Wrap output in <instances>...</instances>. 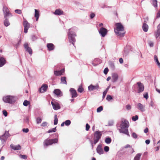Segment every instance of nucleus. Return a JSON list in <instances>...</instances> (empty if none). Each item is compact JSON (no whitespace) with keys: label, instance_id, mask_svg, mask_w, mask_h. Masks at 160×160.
Listing matches in <instances>:
<instances>
[{"label":"nucleus","instance_id":"c03bdc74","mask_svg":"<svg viewBox=\"0 0 160 160\" xmlns=\"http://www.w3.org/2000/svg\"><path fill=\"white\" fill-rule=\"evenodd\" d=\"M15 13L19 14H20L22 13V10L20 9H16L15 10Z\"/></svg>","mask_w":160,"mask_h":160},{"label":"nucleus","instance_id":"a19ab883","mask_svg":"<svg viewBox=\"0 0 160 160\" xmlns=\"http://www.w3.org/2000/svg\"><path fill=\"white\" fill-rule=\"evenodd\" d=\"M112 99V96L110 95H108L106 98V99L108 101H109L110 100Z\"/></svg>","mask_w":160,"mask_h":160},{"label":"nucleus","instance_id":"cd10ccee","mask_svg":"<svg viewBox=\"0 0 160 160\" xmlns=\"http://www.w3.org/2000/svg\"><path fill=\"white\" fill-rule=\"evenodd\" d=\"M141 154L139 153L137 154L134 158V160H140Z\"/></svg>","mask_w":160,"mask_h":160},{"label":"nucleus","instance_id":"c756f323","mask_svg":"<svg viewBox=\"0 0 160 160\" xmlns=\"http://www.w3.org/2000/svg\"><path fill=\"white\" fill-rule=\"evenodd\" d=\"M4 23L5 26H6V27L8 26L10 24L8 20L7 19H6L5 20V21H4Z\"/></svg>","mask_w":160,"mask_h":160},{"label":"nucleus","instance_id":"2eb2a0df","mask_svg":"<svg viewBox=\"0 0 160 160\" xmlns=\"http://www.w3.org/2000/svg\"><path fill=\"white\" fill-rule=\"evenodd\" d=\"M3 12L4 13L5 18H6L7 17L9 14L11 15V13L9 12V10L8 8L6 6H4L3 9Z\"/></svg>","mask_w":160,"mask_h":160},{"label":"nucleus","instance_id":"79ce46f5","mask_svg":"<svg viewBox=\"0 0 160 160\" xmlns=\"http://www.w3.org/2000/svg\"><path fill=\"white\" fill-rule=\"evenodd\" d=\"M20 157L22 158L25 159H26L27 158V155H20Z\"/></svg>","mask_w":160,"mask_h":160},{"label":"nucleus","instance_id":"09e8293b","mask_svg":"<svg viewBox=\"0 0 160 160\" xmlns=\"http://www.w3.org/2000/svg\"><path fill=\"white\" fill-rule=\"evenodd\" d=\"M90 128V126L88 123H87L86 125V130L88 131Z\"/></svg>","mask_w":160,"mask_h":160},{"label":"nucleus","instance_id":"4d7b16f0","mask_svg":"<svg viewBox=\"0 0 160 160\" xmlns=\"http://www.w3.org/2000/svg\"><path fill=\"white\" fill-rule=\"evenodd\" d=\"M95 14L94 13H92L90 14V17L91 18H93L95 16Z\"/></svg>","mask_w":160,"mask_h":160},{"label":"nucleus","instance_id":"9b49d317","mask_svg":"<svg viewBox=\"0 0 160 160\" xmlns=\"http://www.w3.org/2000/svg\"><path fill=\"white\" fill-rule=\"evenodd\" d=\"M24 47L30 55L32 54V50L31 48L28 46V43H26L24 44Z\"/></svg>","mask_w":160,"mask_h":160},{"label":"nucleus","instance_id":"0eeeda50","mask_svg":"<svg viewBox=\"0 0 160 160\" xmlns=\"http://www.w3.org/2000/svg\"><path fill=\"white\" fill-rule=\"evenodd\" d=\"M9 136V133L8 132H6L4 135L0 136V139H1L2 142L3 143L6 142Z\"/></svg>","mask_w":160,"mask_h":160},{"label":"nucleus","instance_id":"864d4df0","mask_svg":"<svg viewBox=\"0 0 160 160\" xmlns=\"http://www.w3.org/2000/svg\"><path fill=\"white\" fill-rule=\"evenodd\" d=\"M2 112H3V114L5 116H7L8 115V113L5 110H4L2 111Z\"/></svg>","mask_w":160,"mask_h":160},{"label":"nucleus","instance_id":"f03ea898","mask_svg":"<svg viewBox=\"0 0 160 160\" xmlns=\"http://www.w3.org/2000/svg\"><path fill=\"white\" fill-rule=\"evenodd\" d=\"M116 28H114V32L117 36H124L125 33L123 26L121 23H117L115 24Z\"/></svg>","mask_w":160,"mask_h":160},{"label":"nucleus","instance_id":"423d86ee","mask_svg":"<svg viewBox=\"0 0 160 160\" xmlns=\"http://www.w3.org/2000/svg\"><path fill=\"white\" fill-rule=\"evenodd\" d=\"M23 24L24 27V32L25 33H27L28 29L30 27V23L24 18H23Z\"/></svg>","mask_w":160,"mask_h":160},{"label":"nucleus","instance_id":"49530a36","mask_svg":"<svg viewBox=\"0 0 160 160\" xmlns=\"http://www.w3.org/2000/svg\"><path fill=\"white\" fill-rule=\"evenodd\" d=\"M108 70H108V68H105L104 70V71H103L104 73L105 74H107L108 71Z\"/></svg>","mask_w":160,"mask_h":160},{"label":"nucleus","instance_id":"a18cd8bd","mask_svg":"<svg viewBox=\"0 0 160 160\" xmlns=\"http://www.w3.org/2000/svg\"><path fill=\"white\" fill-rule=\"evenodd\" d=\"M54 74L56 76L60 75V71H54Z\"/></svg>","mask_w":160,"mask_h":160},{"label":"nucleus","instance_id":"3c124183","mask_svg":"<svg viewBox=\"0 0 160 160\" xmlns=\"http://www.w3.org/2000/svg\"><path fill=\"white\" fill-rule=\"evenodd\" d=\"M104 149L106 152H108L109 150V148L108 146H106L104 147Z\"/></svg>","mask_w":160,"mask_h":160},{"label":"nucleus","instance_id":"7ed1b4c3","mask_svg":"<svg viewBox=\"0 0 160 160\" xmlns=\"http://www.w3.org/2000/svg\"><path fill=\"white\" fill-rule=\"evenodd\" d=\"M75 30L74 28H71L69 29V32L68 33L69 42L71 43L74 46H75L74 43L76 41L75 37L76 36V35L74 32Z\"/></svg>","mask_w":160,"mask_h":160},{"label":"nucleus","instance_id":"13d9d810","mask_svg":"<svg viewBox=\"0 0 160 160\" xmlns=\"http://www.w3.org/2000/svg\"><path fill=\"white\" fill-rule=\"evenodd\" d=\"M158 66L160 68V63L159 62L158 60L155 61Z\"/></svg>","mask_w":160,"mask_h":160},{"label":"nucleus","instance_id":"7c9ffc66","mask_svg":"<svg viewBox=\"0 0 160 160\" xmlns=\"http://www.w3.org/2000/svg\"><path fill=\"white\" fill-rule=\"evenodd\" d=\"M30 104V102L29 101H28L27 100H25L23 103V105L24 106H27L29 104Z\"/></svg>","mask_w":160,"mask_h":160},{"label":"nucleus","instance_id":"052dcab7","mask_svg":"<svg viewBox=\"0 0 160 160\" xmlns=\"http://www.w3.org/2000/svg\"><path fill=\"white\" fill-rule=\"evenodd\" d=\"M154 60L155 61L158 60V57L156 55L154 56Z\"/></svg>","mask_w":160,"mask_h":160},{"label":"nucleus","instance_id":"2f4dec72","mask_svg":"<svg viewBox=\"0 0 160 160\" xmlns=\"http://www.w3.org/2000/svg\"><path fill=\"white\" fill-rule=\"evenodd\" d=\"M53 13L56 15H60V10L59 9H56Z\"/></svg>","mask_w":160,"mask_h":160},{"label":"nucleus","instance_id":"5fc2aeb1","mask_svg":"<svg viewBox=\"0 0 160 160\" xmlns=\"http://www.w3.org/2000/svg\"><path fill=\"white\" fill-rule=\"evenodd\" d=\"M126 107L127 109L128 110H129L131 109V107L130 105H127L126 106Z\"/></svg>","mask_w":160,"mask_h":160},{"label":"nucleus","instance_id":"37998d69","mask_svg":"<svg viewBox=\"0 0 160 160\" xmlns=\"http://www.w3.org/2000/svg\"><path fill=\"white\" fill-rule=\"evenodd\" d=\"M36 121L37 123H41L42 120L41 118L38 117L37 118Z\"/></svg>","mask_w":160,"mask_h":160},{"label":"nucleus","instance_id":"e433bc0d","mask_svg":"<svg viewBox=\"0 0 160 160\" xmlns=\"http://www.w3.org/2000/svg\"><path fill=\"white\" fill-rule=\"evenodd\" d=\"M64 122L65 123V125L66 126H68L71 124V122L70 120H66Z\"/></svg>","mask_w":160,"mask_h":160},{"label":"nucleus","instance_id":"b1692460","mask_svg":"<svg viewBox=\"0 0 160 160\" xmlns=\"http://www.w3.org/2000/svg\"><path fill=\"white\" fill-rule=\"evenodd\" d=\"M35 12L34 17L36 18V20L37 21L39 17V11L37 9H35Z\"/></svg>","mask_w":160,"mask_h":160},{"label":"nucleus","instance_id":"6e6552de","mask_svg":"<svg viewBox=\"0 0 160 160\" xmlns=\"http://www.w3.org/2000/svg\"><path fill=\"white\" fill-rule=\"evenodd\" d=\"M57 140L56 139L51 140H46L44 141V143L46 146H48L50 145H51L53 143L57 142Z\"/></svg>","mask_w":160,"mask_h":160},{"label":"nucleus","instance_id":"a211bd4d","mask_svg":"<svg viewBox=\"0 0 160 160\" xmlns=\"http://www.w3.org/2000/svg\"><path fill=\"white\" fill-rule=\"evenodd\" d=\"M157 28V31L155 32V36L156 38L160 35V24L158 26Z\"/></svg>","mask_w":160,"mask_h":160},{"label":"nucleus","instance_id":"680f3d73","mask_svg":"<svg viewBox=\"0 0 160 160\" xmlns=\"http://www.w3.org/2000/svg\"><path fill=\"white\" fill-rule=\"evenodd\" d=\"M148 132V128H146L144 130V132L145 133H147Z\"/></svg>","mask_w":160,"mask_h":160},{"label":"nucleus","instance_id":"e2e57ef3","mask_svg":"<svg viewBox=\"0 0 160 160\" xmlns=\"http://www.w3.org/2000/svg\"><path fill=\"white\" fill-rule=\"evenodd\" d=\"M119 62L121 64L123 62V60L122 58H120L119 59Z\"/></svg>","mask_w":160,"mask_h":160},{"label":"nucleus","instance_id":"5701e85b","mask_svg":"<svg viewBox=\"0 0 160 160\" xmlns=\"http://www.w3.org/2000/svg\"><path fill=\"white\" fill-rule=\"evenodd\" d=\"M138 109L140 110L142 112H143L145 111L144 108V107L142 104L140 103H138L137 105Z\"/></svg>","mask_w":160,"mask_h":160},{"label":"nucleus","instance_id":"0e129e2a","mask_svg":"<svg viewBox=\"0 0 160 160\" xmlns=\"http://www.w3.org/2000/svg\"><path fill=\"white\" fill-rule=\"evenodd\" d=\"M65 72V69H62L61 70V75L62 74V73L64 72Z\"/></svg>","mask_w":160,"mask_h":160},{"label":"nucleus","instance_id":"bb28decb","mask_svg":"<svg viewBox=\"0 0 160 160\" xmlns=\"http://www.w3.org/2000/svg\"><path fill=\"white\" fill-rule=\"evenodd\" d=\"M53 92L58 96H59L60 95V90L58 89H55L54 90Z\"/></svg>","mask_w":160,"mask_h":160},{"label":"nucleus","instance_id":"c85d7f7f","mask_svg":"<svg viewBox=\"0 0 160 160\" xmlns=\"http://www.w3.org/2000/svg\"><path fill=\"white\" fill-rule=\"evenodd\" d=\"M105 142L107 144H109L111 142V139L110 138H107L105 140Z\"/></svg>","mask_w":160,"mask_h":160},{"label":"nucleus","instance_id":"bf43d9fd","mask_svg":"<svg viewBox=\"0 0 160 160\" xmlns=\"http://www.w3.org/2000/svg\"><path fill=\"white\" fill-rule=\"evenodd\" d=\"M107 93L106 92H104L103 93L102 98L103 99L105 98V96L106 95Z\"/></svg>","mask_w":160,"mask_h":160},{"label":"nucleus","instance_id":"8fccbe9b","mask_svg":"<svg viewBox=\"0 0 160 160\" xmlns=\"http://www.w3.org/2000/svg\"><path fill=\"white\" fill-rule=\"evenodd\" d=\"M132 136L133 137L135 138H137L138 137V136L137 134L135 132H133L132 133Z\"/></svg>","mask_w":160,"mask_h":160},{"label":"nucleus","instance_id":"69168bd1","mask_svg":"<svg viewBox=\"0 0 160 160\" xmlns=\"http://www.w3.org/2000/svg\"><path fill=\"white\" fill-rule=\"evenodd\" d=\"M150 142V141L149 140H147L145 141L146 143L147 144H149Z\"/></svg>","mask_w":160,"mask_h":160},{"label":"nucleus","instance_id":"f704fd0d","mask_svg":"<svg viewBox=\"0 0 160 160\" xmlns=\"http://www.w3.org/2000/svg\"><path fill=\"white\" fill-rule=\"evenodd\" d=\"M56 128H53L52 129H51L50 130H49L48 132V133H51V132H56Z\"/></svg>","mask_w":160,"mask_h":160},{"label":"nucleus","instance_id":"58836bf2","mask_svg":"<svg viewBox=\"0 0 160 160\" xmlns=\"http://www.w3.org/2000/svg\"><path fill=\"white\" fill-rule=\"evenodd\" d=\"M103 110V107L102 106H100L99 108H98L97 110V112H100Z\"/></svg>","mask_w":160,"mask_h":160},{"label":"nucleus","instance_id":"a878e982","mask_svg":"<svg viewBox=\"0 0 160 160\" xmlns=\"http://www.w3.org/2000/svg\"><path fill=\"white\" fill-rule=\"evenodd\" d=\"M61 81L62 83L66 85L67 84V82L66 81V78L65 77H63L61 78Z\"/></svg>","mask_w":160,"mask_h":160},{"label":"nucleus","instance_id":"f257e3e1","mask_svg":"<svg viewBox=\"0 0 160 160\" xmlns=\"http://www.w3.org/2000/svg\"><path fill=\"white\" fill-rule=\"evenodd\" d=\"M129 125V123L127 120L122 119L120 125V129H119V132L129 135L128 130Z\"/></svg>","mask_w":160,"mask_h":160},{"label":"nucleus","instance_id":"9d476101","mask_svg":"<svg viewBox=\"0 0 160 160\" xmlns=\"http://www.w3.org/2000/svg\"><path fill=\"white\" fill-rule=\"evenodd\" d=\"M137 84L138 86V93H139L143 91L144 89V87L143 84L140 82H138Z\"/></svg>","mask_w":160,"mask_h":160},{"label":"nucleus","instance_id":"4c0bfd02","mask_svg":"<svg viewBox=\"0 0 160 160\" xmlns=\"http://www.w3.org/2000/svg\"><path fill=\"white\" fill-rule=\"evenodd\" d=\"M124 148H131L132 150V153H133L134 152L133 148H132V146H130L129 144L127 145L126 146H125Z\"/></svg>","mask_w":160,"mask_h":160},{"label":"nucleus","instance_id":"de8ad7c7","mask_svg":"<svg viewBox=\"0 0 160 160\" xmlns=\"http://www.w3.org/2000/svg\"><path fill=\"white\" fill-rule=\"evenodd\" d=\"M48 123L47 122H43L41 124V126L42 127H45L47 126Z\"/></svg>","mask_w":160,"mask_h":160},{"label":"nucleus","instance_id":"ea45409f","mask_svg":"<svg viewBox=\"0 0 160 160\" xmlns=\"http://www.w3.org/2000/svg\"><path fill=\"white\" fill-rule=\"evenodd\" d=\"M138 119V115H136L135 116H133L132 117V119L133 121H135Z\"/></svg>","mask_w":160,"mask_h":160},{"label":"nucleus","instance_id":"774afa93","mask_svg":"<svg viewBox=\"0 0 160 160\" xmlns=\"http://www.w3.org/2000/svg\"><path fill=\"white\" fill-rule=\"evenodd\" d=\"M149 45L150 46V47H152L153 46V42H150L149 43Z\"/></svg>","mask_w":160,"mask_h":160},{"label":"nucleus","instance_id":"412c9836","mask_svg":"<svg viewBox=\"0 0 160 160\" xmlns=\"http://www.w3.org/2000/svg\"><path fill=\"white\" fill-rule=\"evenodd\" d=\"M97 152L100 154H102L103 153V149L100 146H98L97 148Z\"/></svg>","mask_w":160,"mask_h":160},{"label":"nucleus","instance_id":"338daca9","mask_svg":"<svg viewBox=\"0 0 160 160\" xmlns=\"http://www.w3.org/2000/svg\"><path fill=\"white\" fill-rule=\"evenodd\" d=\"M25 122L27 123H28L29 122V118H27L25 120Z\"/></svg>","mask_w":160,"mask_h":160},{"label":"nucleus","instance_id":"c9c22d12","mask_svg":"<svg viewBox=\"0 0 160 160\" xmlns=\"http://www.w3.org/2000/svg\"><path fill=\"white\" fill-rule=\"evenodd\" d=\"M83 88L81 86H80L78 91L79 92L81 93L83 91Z\"/></svg>","mask_w":160,"mask_h":160},{"label":"nucleus","instance_id":"ddd939ff","mask_svg":"<svg viewBox=\"0 0 160 160\" xmlns=\"http://www.w3.org/2000/svg\"><path fill=\"white\" fill-rule=\"evenodd\" d=\"M99 88V87L98 84H97L95 86H94L92 85H90L88 87V90L89 91H92L95 90H98Z\"/></svg>","mask_w":160,"mask_h":160},{"label":"nucleus","instance_id":"393cba45","mask_svg":"<svg viewBox=\"0 0 160 160\" xmlns=\"http://www.w3.org/2000/svg\"><path fill=\"white\" fill-rule=\"evenodd\" d=\"M6 61L3 58H0V67L2 66L5 64Z\"/></svg>","mask_w":160,"mask_h":160},{"label":"nucleus","instance_id":"f3484780","mask_svg":"<svg viewBox=\"0 0 160 160\" xmlns=\"http://www.w3.org/2000/svg\"><path fill=\"white\" fill-rule=\"evenodd\" d=\"M10 147L11 148L14 150H20L21 148V147L19 145L15 146L12 144L10 145Z\"/></svg>","mask_w":160,"mask_h":160},{"label":"nucleus","instance_id":"72a5a7b5","mask_svg":"<svg viewBox=\"0 0 160 160\" xmlns=\"http://www.w3.org/2000/svg\"><path fill=\"white\" fill-rule=\"evenodd\" d=\"M158 2L156 0L153 1L152 4L154 7H157L158 6Z\"/></svg>","mask_w":160,"mask_h":160},{"label":"nucleus","instance_id":"f8f14e48","mask_svg":"<svg viewBox=\"0 0 160 160\" xmlns=\"http://www.w3.org/2000/svg\"><path fill=\"white\" fill-rule=\"evenodd\" d=\"M69 91L72 96V98H76L78 96V94L77 92L74 88H71Z\"/></svg>","mask_w":160,"mask_h":160},{"label":"nucleus","instance_id":"473e14b6","mask_svg":"<svg viewBox=\"0 0 160 160\" xmlns=\"http://www.w3.org/2000/svg\"><path fill=\"white\" fill-rule=\"evenodd\" d=\"M58 122V119L57 118V115H55L54 116V124L56 125Z\"/></svg>","mask_w":160,"mask_h":160},{"label":"nucleus","instance_id":"6ab92c4d","mask_svg":"<svg viewBox=\"0 0 160 160\" xmlns=\"http://www.w3.org/2000/svg\"><path fill=\"white\" fill-rule=\"evenodd\" d=\"M142 28L143 30L145 32H147L148 29V26L146 24V22L145 21L142 25Z\"/></svg>","mask_w":160,"mask_h":160},{"label":"nucleus","instance_id":"aec40b11","mask_svg":"<svg viewBox=\"0 0 160 160\" xmlns=\"http://www.w3.org/2000/svg\"><path fill=\"white\" fill-rule=\"evenodd\" d=\"M47 47L49 51L53 50L54 48L53 44L51 43H48L47 45Z\"/></svg>","mask_w":160,"mask_h":160},{"label":"nucleus","instance_id":"603ef678","mask_svg":"<svg viewBox=\"0 0 160 160\" xmlns=\"http://www.w3.org/2000/svg\"><path fill=\"white\" fill-rule=\"evenodd\" d=\"M22 130L23 132H25V133H27L29 131V129L28 128H23Z\"/></svg>","mask_w":160,"mask_h":160},{"label":"nucleus","instance_id":"1a4fd4ad","mask_svg":"<svg viewBox=\"0 0 160 160\" xmlns=\"http://www.w3.org/2000/svg\"><path fill=\"white\" fill-rule=\"evenodd\" d=\"M99 32L102 37H104L107 34L108 30L105 28L102 27L100 28Z\"/></svg>","mask_w":160,"mask_h":160},{"label":"nucleus","instance_id":"4468645a","mask_svg":"<svg viewBox=\"0 0 160 160\" xmlns=\"http://www.w3.org/2000/svg\"><path fill=\"white\" fill-rule=\"evenodd\" d=\"M48 86L46 84L42 85L39 89V93H43L46 92L48 88Z\"/></svg>","mask_w":160,"mask_h":160},{"label":"nucleus","instance_id":"6e6d98bb","mask_svg":"<svg viewBox=\"0 0 160 160\" xmlns=\"http://www.w3.org/2000/svg\"><path fill=\"white\" fill-rule=\"evenodd\" d=\"M144 97L146 99H148V93L147 92L145 94H144Z\"/></svg>","mask_w":160,"mask_h":160},{"label":"nucleus","instance_id":"20e7f679","mask_svg":"<svg viewBox=\"0 0 160 160\" xmlns=\"http://www.w3.org/2000/svg\"><path fill=\"white\" fill-rule=\"evenodd\" d=\"M102 135L101 132L100 131H96L94 135V144H96L101 138Z\"/></svg>","mask_w":160,"mask_h":160},{"label":"nucleus","instance_id":"4be33fe9","mask_svg":"<svg viewBox=\"0 0 160 160\" xmlns=\"http://www.w3.org/2000/svg\"><path fill=\"white\" fill-rule=\"evenodd\" d=\"M118 76L116 74H113L112 76V81L114 82L117 81L118 79Z\"/></svg>","mask_w":160,"mask_h":160},{"label":"nucleus","instance_id":"39448f33","mask_svg":"<svg viewBox=\"0 0 160 160\" xmlns=\"http://www.w3.org/2000/svg\"><path fill=\"white\" fill-rule=\"evenodd\" d=\"M3 100L5 102L8 103H11L15 101L14 97L11 96H7L4 97Z\"/></svg>","mask_w":160,"mask_h":160},{"label":"nucleus","instance_id":"dca6fc26","mask_svg":"<svg viewBox=\"0 0 160 160\" xmlns=\"http://www.w3.org/2000/svg\"><path fill=\"white\" fill-rule=\"evenodd\" d=\"M51 104L52 106L53 109L55 110H57L60 108L59 104L58 102L52 101L51 102Z\"/></svg>","mask_w":160,"mask_h":160}]
</instances>
